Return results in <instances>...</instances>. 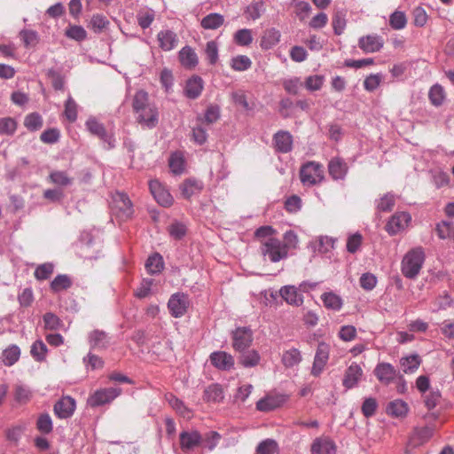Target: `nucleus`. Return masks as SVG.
<instances>
[{
	"mask_svg": "<svg viewBox=\"0 0 454 454\" xmlns=\"http://www.w3.org/2000/svg\"><path fill=\"white\" fill-rule=\"evenodd\" d=\"M276 232V230L271 226L265 225L258 228L254 232V236L260 241V245H262L267 239H276V237H274Z\"/></svg>",
	"mask_w": 454,
	"mask_h": 454,
	"instance_id": "obj_53",
	"label": "nucleus"
},
{
	"mask_svg": "<svg viewBox=\"0 0 454 454\" xmlns=\"http://www.w3.org/2000/svg\"><path fill=\"white\" fill-rule=\"evenodd\" d=\"M51 181L58 185H68L71 184L72 179L68 177L67 174L64 171H54L50 175Z\"/></svg>",
	"mask_w": 454,
	"mask_h": 454,
	"instance_id": "obj_64",
	"label": "nucleus"
},
{
	"mask_svg": "<svg viewBox=\"0 0 454 454\" xmlns=\"http://www.w3.org/2000/svg\"><path fill=\"white\" fill-rule=\"evenodd\" d=\"M188 305V298L184 294H173L168 302V308L174 317H183L187 311Z\"/></svg>",
	"mask_w": 454,
	"mask_h": 454,
	"instance_id": "obj_10",
	"label": "nucleus"
},
{
	"mask_svg": "<svg viewBox=\"0 0 454 454\" xmlns=\"http://www.w3.org/2000/svg\"><path fill=\"white\" fill-rule=\"evenodd\" d=\"M324 82L325 77L323 75H310L305 80V87L310 91H316L322 88Z\"/></svg>",
	"mask_w": 454,
	"mask_h": 454,
	"instance_id": "obj_57",
	"label": "nucleus"
},
{
	"mask_svg": "<svg viewBox=\"0 0 454 454\" xmlns=\"http://www.w3.org/2000/svg\"><path fill=\"white\" fill-rule=\"evenodd\" d=\"M324 306L328 309L340 310L342 308L341 298L333 292L324 293L321 295Z\"/></svg>",
	"mask_w": 454,
	"mask_h": 454,
	"instance_id": "obj_31",
	"label": "nucleus"
},
{
	"mask_svg": "<svg viewBox=\"0 0 454 454\" xmlns=\"http://www.w3.org/2000/svg\"><path fill=\"white\" fill-rule=\"evenodd\" d=\"M279 32L276 29H270L262 38L261 46L265 49L270 48L273 44L279 41Z\"/></svg>",
	"mask_w": 454,
	"mask_h": 454,
	"instance_id": "obj_55",
	"label": "nucleus"
},
{
	"mask_svg": "<svg viewBox=\"0 0 454 454\" xmlns=\"http://www.w3.org/2000/svg\"><path fill=\"white\" fill-rule=\"evenodd\" d=\"M252 66L251 59L246 55H238L231 59V67L235 71H246Z\"/></svg>",
	"mask_w": 454,
	"mask_h": 454,
	"instance_id": "obj_41",
	"label": "nucleus"
},
{
	"mask_svg": "<svg viewBox=\"0 0 454 454\" xmlns=\"http://www.w3.org/2000/svg\"><path fill=\"white\" fill-rule=\"evenodd\" d=\"M257 454H278V444L275 440L266 439L261 442L256 448Z\"/></svg>",
	"mask_w": 454,
	"mask_h": 454,
	"instance_id": "obj_36",
	"label": "nucleus"
},
{
	"mask_svg": "<svg viewBox=\"0 0 454 454\" xmlns=\"http://www.w3.org/2000/svg\"><path fill=\"white\" fill-rule=\"evenodd\" d=\"M169 235L175 239H181L186 235V226L179 222L171 223L168 228Z\"/></svg>",
	"mask_w": 454,
	"mask_h": 454,
	"instance_id": "obj_56",
	"label": "nucleus"
},
{
	"mask_svg": "<svg viewBox=\"0 0 454 454\" xmlns=\"http://www.w3.org/2000/svg\"><path fill=\"white\" fill-rule=\"evenodd\" d=\"M260 362V356L259 354L254 351H249L246 354H243L240 356V364L245 367H254L257 365Z\"/></svg>",
	"mask_w": 454,
	"mask_h": 454,
	"instance_id": "obj_58",
	"label": "nucleus"
},
{
	"mask_svg": "<svg viewBox=\"0 0 454 454\" xmlns=\"http://www.w3.org/2000/svg\"><path fill=\"white\" fill-rule=\"evenodd\" d=\"M286 401L283 395H268L256 403V409L260 411L268 412L279 408Z\"/></svg>",
	"mask_w": 454,
	"mask_h": 454,
	"instance_id": "obj_13",
	"label": "nucleus"
},
{
	"mask_svg": "<svg viewBox=\"0 0 454 454\" xmlns=\"http://www.w3.org/2000/svg\"><path fill=\"white\" fill-rule=\"evenodd\" d=\"M328 171L333 179H342L347 174L348 167L341 159L333 158L329 161Z\"/></svg>",
	"mask_w": 454,
	"mask_h": 454,
	"instance_id": "obj_26",
	"label": "nucleus"
},
{
	"mask_svg": "<svg viewBox=\"0 0 454 454\" xmlns=\"http://www.w3.org/2000/svg\"><path fill=\"white\" fill-rule=\"evenodd\" d=\"M384 45V38L376 33L364 35L357 41L358 48L365 54L380 52Z\"/></svg>",
	"mask_w": 454,
	"mask_h": 454,
	"instance_id": "obj_5",
	"label": "nucleus"
},
{
	"mask_svg": "<svg viewBox=\"0 0 454 454\" xmlns=\"http://www.w3.org/2000/svg\"><path fill=\"white\" fill-rule=\"evenodd\" d=\"M389 25L395 30L403 29L407 25V18L403 12L395 11L389 17Z\"/></svg>",
	"mask_w": 454,
	"mask_h": 454,
	"instance_id": "obj_40",
	"label": "nucleus"
},
{
	"mask_svg": "<svg viewBox=\"0 0 454 454\" xmlns=\"http://www.w3.org/2000/svg\"><path fill=\"white\" fill-rule=\"evenodd\" d=\"M234 41L238 45L247 46L253 42L252 31L248 28H242L234 34Z\"/></svg>",
	"mask_w": 454,
	"mask_h": 454,
	"instance_id": "obj_51",
	"label": "nucleus"
},
{
	"mask_svg": "<svg viewBox=\"0 0 454 454\" xmlns=\"http://www.w3.org/2000/svg\"><path fill=\"white\" fill-rule=\"evenodd\" d=\"M204 89V82L199 75H192L189 78L184 89V94L190 99L198 98Z\"/></svg>",
	"mask_w": 454,
	"mask_h": 454,
	"instance_id": "obj_18",
	"label": "nucleus"
},
{
	"mask_svg": "<svg viewBox=\"0 0 454 454\" xmlns=\"http://www.w3.org/2000/svg\"><path fill=\"white\" fill-rule=\"evenodd\" d=\"M17 129V122L13 118L4 117L0 119V135L12 136Z\"/></svg>",
	"mask_w": 454,
	"mask_h": 454,
	"instance_id": "obj_50",
	"label": "nucleus"
},
{
	"mask_svg": "<svg viewBox=\"0 0 454 454\" xmlns=\"http://www.w3.org/2000/svg\"><path fill=\"white\" fill-rule=\"evenodd\" d=\"M162 267V257L159 254H154L151 255L145 262V268L147 271L152 274L160 272Z\"/></svg>",
	"mask_w": 454,
	"mask_h": 454,
	"instance_id": "obj_48",
	"label": "nucleus"
},
{
	"mask_svg": "<svg viewBox=\"0 0 454 454\" xmlns=\"http://www.w3.org/2000/svg\"><path fill=\"white\" fill-rule=\"evenodd\" d=\"M149 188L153 198L160 205L169 207L173 204L172 195L158 180L150 181Z\"/></svg>",
	"mask_w": 454,
	"mask_h": 454,
	"instance_id": "obj_8",
	"label": "nucleus"
},
{
	"mask_svg": "<svg viewBox=\"0 0 454 454\" xmlns=\"http://www.w3.org/2000/svg\"><path fill=\"white\" fill-rule=\"evenodd\" d=\"M374 373L380 382L387 385L395 379L396 371L392 364L380 363L376 366Z\"/></svg>",
	"mask_w": 454,
	"mask_h": 454,
	"instance_id": "obj_22",
	"label": "nucleus"
},
{
	"mask_svg": "<svg viewBox=\"0 0 454 454\" xmlns=\"http://www.w3.org/2000/svg\"><path fill=\"white\" fill-rule=\"evenodd\" d=\"M421 364V358L419 355H411L406 357H403L400 360V364L404 373L415 372Z\"/></svg>",
	"mask_w": 454,
	"mask_h": 454,
	"instance_id": "obj_30",
	"label": "nucleus"
},
{
	"mask_svg": "<svg viewBox=\"0 0 454 454\" xmlns=\"http://www.w3.org/2000/svg\"><path fill=\"white\" fill-rule=\"evenodd\" d=\"M428 98L432 105L439 106L446 98V92L440 84L433 85L428 92Z\"/></svg>",
	"mask_w": 454,
	"mask_h": 454,
	"instance_id": "obj_34",
	"label": "nucleus"
},
{
	"mask_svg": "<svg viewBox=\"0 0 454 454\" xmlns=\"http://www.w3.org/2000/svg\"><path fill=\"white\" fill-rule=\"evenodd\" d=\"M72 285V281L67 275H58L51 283V289L54 293L67 290Z\"/></svg>",
	"mask_w": 454,
	"mask_h": 454,
	"instance_id": "obj_42",
	"label": "nucleus"
},
{
	"mask_svg": "<svg viewBox=\"0 0 454 454\" xmlns=\"http://www.w3.org/2000/svg\"><path fill=\"white\" fill-rule=\"evenodd\" d=\"M282 246L288 254L290 249H296L299 244V239L297 234L294 231H287L285 232Z\"/></svg>",
	"mask_w": 454,
	"mask_h": 454,
	"instance_id": "obj_49",
	"label": "nucleus"
},
{
	"mask_svg": "<svg viewBox=\"0 0 454 454\" xmlns=\"http://www.w3.org/2000/svg\"><path fill=\"white\" fill-rule=\"evenodd\" d=\"M253 341L252 331L247 327H239L232 332V347L236 351L243 352Z\"/></svg>",
	"mask_w": 454,
	"mask_h": 454,
	"instance_id": "obj_7",
	"label": "nucleus"
},
{
	"mask_svg": "<svg viewBox=\"0 0 454 454\" xmlns=\"http://www.w3.org/2000/svg\"><path fill=\"white\" fill-rule=\"evenodd\" d=\"M180 447L183 451H188L202 443V435L198 431H183L179 435Z\"/></svg>",
	"mask_w": 454,
	"mask_h": 454,
	"instance_id": "obj_15",
	"label": "nucleus"
},
{
	"mask_svg": "<svg viewBox=\"0 0 454 454\" xmlns=\"http://www.w3.org/2000/svg\"><path fill=\"white\" fill-rule=\"evenodd\" d=\"M181 65L186 69H193L199 63L195 51L190 46H184L178 54Z\"/></svg>",
	"mask_w": 454,
	"mask_h": 454,
	"instance_id": "obj_23",
	"label": "nucleus"
},
{
	"mask_svg": "<svg viewBox=\"0 0 454 454\" xmlns=\"http://www.w3.org/2000/svg\"><path fill=\"white\" fill-rule=\"evenodd\" d=\"M65 35L67 37L78 42L84 40L87 36L85 29L82 26L77 25L68 26L65 30Z\"/></svg>",
	"mask_w": 454,
	"mask_h": 454,
	"instance_id": "obj_45",
	"label": "nucleus"
},
{
	"mask_svg": "<svg viewBox=\"0 0 454 454\" xmlns=\"http://www.w3.org/2000/svg\"><path fill=\"white\" fill-rule=\"evenodd\" d=\"M224 22V17L220 13H209L205 16L201 21L200 26L204 29H217L219 28Z\"/></svg>",
	"mask_w": 454,
	"mask_h": 454,
	"instance_id": "obj_28",
	"label": "nucleus"
},
{
	"mask_svg": "<svg viewBox=\"0 0 454 454\" xmlns=\"http://www.w3.org/2000/svg\"><path fill=\"white\" fill-rule=\"evenodd\" d=\"M86 126L91 134L96 135L100 138L105 137L106 129L97 120L93 118L89 119L86 122Z\"/></svg>",
	"mask_w": 454,
	"mask_h": 454,
	"instance_id": "obj_62",
	"label": "nucleus"
},
{
	"mask_svg": "<svg viewBox=\"0 0 454 454\" xmlns=\"http://www.w3.org/2000/svg\"><path fill=\"white\" fill-rule=\"evenodd\" d=\"M411 217L406 212H398L395 214L386 225V231L391 234L395 235L403 231L411 222Z\"/></svg>",
	"mask_w": 454,
	"mask_h": 454,
	"instance_id": "obj_9",
	"label": "nucleus"
},
{
	"mask_svg": "<svg viewBox=\"0 0 454 454\" xmlns=\"http://www.w3.org/2000/svg\"><path fill=\"white\" fill-rule=\"evenodd\" d=\"M159 47L164 51L174 50L179 42L176 33L169 29L160 30L157 35Z\"/></svg>",
	"mask_w": 454,
	"mask_h": 454,
	"instance_id": "obj_14",
	"label": "nucleus"
},
{
	"mask_svg": "<svg viewBox=\"0 0 454 454\" xmlns=\"http://www.w3.org/2000/svg\"><path fill=\"white\" fill-rule=\"evenodd\" d=\"M44 327L49 330H58L62 325V322L58 316L48 312L43 316Z\"/></svg>",
	"mask_w": 454,
	"mask_h": 454,
	"instance_id": "obj_61",
	"label": "nucleus"
},
{
	"mask_svg": "<svg viewBox=\"0 0 454 454\" xmlns=\"http://www.w3.org/2000/svg\"><path fill=\"white\" fill-rule=\"evenodd\" d=\"M48 348L43 340H35L31 347V356L35 360L42 362L45 359Z\"/></svg>",
	"mask_w": 454,
	"mask_h": 454,
	"instance_id": "obj_44",
	"label": "nucleus"
},
{
	"mask_svg": "<svg viewBox=\"0 0 454 454\" xmlns=\"http://www.w3.org/2000/svg\"><path fill=\"white\" fill-rule=\"evenodd\" d=\"M19 36L26 48L35 47L39 42V36L36 31L31 29H23Z\"/></svg>",
	"mask_w": 454,
	"mask_h": 454,
	"instance_id": "obj_38",
	"label": "nucleus"
},
{
	"mask_svg": "<svg viewBox=\"0 0 454 454\" xmlns=\"http://www.w3.org/2000/svg\"><path fill=\"white\" fill-rule=\"evenodd\" d=\"M311 10V6L308 2L299 1L294 4V13L301 22H304L309 18Z\"/></svg>",
	"mask_w": 454,
	"mask_h": 454,
	"instance_id": "obj_47",
	"label": "nucleus"
},
{
	"mask_svg": "<svg viewBox=\"0 0 454 454\" xmlns=\"http://www.w3.org/2000/svg\"><path fill=\"white\" fill-rule=\"evenodd\" d=\"M114 207L121 218H129L133 214L132 203L129 197L121 192H117L114 198Z\"/></svg>",
	"mask_w": 454,
	"mask_h": 454,
	"instance_id": "obj_20",
	"label": "nucleus"
},
{
	"mask_svg": "<svg viewBox=\"0 0 454 454\" xmlns=\"http://www.w3.org/2000/svg\"><path fill=\"white\" fill-rule=\"evenodd\" d=\"M109 21L102 14H95L91 17L89 27L95 32L100 33L107 27Z\"/></svg>",
	"mask_w": 454,
	"mask_h": 454,
	"instance_id": "obj_46",
	"label": "nucleus"
},
{
	"mask_svg": "<svg viewBox=\"0 0 454 454\" xmlns=\"http://www.w3.org/2000/svg\"><path fill=\"white\" fill-rule=\"evenodd\" d=\"M301 182L304 185H316L320 184L324 178V166L316 161H308L300 169Z\"/></svg>",
	"mask_w": 454,
	"mask_h": 454,
	"instance_id": "obj_2",
	"label": "nucleus"
},
{
	"mask_svg": "<svg viewBox=\"0 0 454 454\" xmlns=\"http://www.w3.org/2000/svg\"><path fill=\"white\" fill-rule=\"evenodd\" d=\"M260 252L264 259L271 262H278L287 257V253L278 239H270L260 245Z\"/></svg>",
	"mask_w": 454,
	"mask_h": 454,
	"instance_id": "obj_3",
	"label": "nucleus"
},
{
	"mask_svg": "<svg viewBox=\"0 0 454 454\" xmlns=\"http://www.w3.org/2000/svg\"><path fill=\"white\" fill-rule=\"evenodd\" d=\"M301 360V356L297 348H291L283 353L282 362L286 367H293Z\"/></svg>",
	"mask_w": 454,
	"mask_h": 454,
	"instance_id": "obj_39",
	"label": "nucleus"
},
{
	"mask_svg": "<svg viewBox=\"0 0 454 454\" xmlns=\"http://www.w3.org/2000/svg\"><path fill=\"white\" fill-rule=\"evenodd\" d=\"M37 429L43 434H49L52 431V421L49 414H42L36 422Z\"/></svg>",
	"mask_w": 454,
	"mask_h": 454,
	"instance_id": "obj_59",
	"label": "nucleus"
},
{
	"mask_svg": "<svg viewBox=\"0 0 454 454\" xmlns=\"http://www.w3.org/2000/svg\"><path fill=\"white\" fill-rule=\"evenodd\" d=\"M408 410V404L404 401L399 399L389 403L387 407V412L396 418L405 417Z\"/></svg>",
	"mask_w": 454,
	"mask_h": 454,
	"instance_id": "obj_32",
	"label": "nucleus"
},
{
	"mask_svg": "<svg viewBox=\"0 0 454 454\" xmlns=\"http://www.w3.org/2000/svg\"><path fill=\"white\" fill-rule=\"evenodd\" d=\"M211 364L222 371H230L234 366V358L231 354L224 351L213 352L210 356Z\"/></svg>",
	"mask_w": 454,
	"mask_h": 454,
	"instance_id": "obj_16",
	"label": "nucleus"
},
{
	"mask_svg": "<svg viewBox=\"0 0 454 454\" xmlns=\"http://www.w3.org/2000/svg\"><path fill=\"white\" fill-rule=\"evenodd\" d=\"M20 356V349L17 345H11L3 351L2 361L6 366L13 365Z\"/></svg>",
	"mask_w": 454,
	"mask_h": 454,
	"instance_id": "obj_33",
	"label": "nucleus"
},
{
	"mask_svg": "<svg viewBox=\"0 0 454 454\" xmlns=\"http://www.w3.org/2000/svg\"><path fill=\"white\" fill-rule=\"evenodd\" d=\"M90 344L92 348H105L108 343L106 333L95 330L90 334Z\"/></svg>",
	"mask_w": 454,
	"mask_h": 454,
	"instance_id": "obj_37",
	"label": "nucleus"
},
{
	"mask_svg": "<svg viewBox=\"0 0 454 454\" xmlns=\"http://www.w3.org/2000/svg\"><path fill=\"white\" fill-rule=\"evenodd\" d=\"M395 204V199L393 194L387 193L380 199L377 203V209L380 212L391 211Z\"/></svg>",
	"mask_w": 454,
	"mask_h": 454,
	"instance_id": "obj_54",
	"label": "nucleus"
},
{
	"mask_svg": "<svg viewBox=\"0 0 454 454\" xmlns=\"http://www.w3.org/2000/svg\"><path fill=\"white\" fill-rule=\"evenodd\" d=\"M332 25L335 35H342L347 25L345 12L337 11L334 12L332 19Z\"/></svg>",
	"mask_w": 454,
	"mask_h": 454,
	"instance_id": "obj_35",
	"label": "nucleus"
},
{
	"mask_svg": "<svg viewBox=\"0 0 454 454\" xmlns=\"http://www.w3.org/2000/svg\"><path fill=\"white\" fill-rule=\"evenodd\" d=\"M182 196L189 200L194 195H198L203 190V183L196 178H187L180 184Z\"/></svg>",
	"mask_w": 454,
	"mask_h": 454,
	"instance_id": "obj_21",
	"label": "nucleus"
},
{
	"mask_svg": "<svg viewBox=\"0 0 454 454\" xmlns=\"http://www.w3.org/2000/svg\"><path fill=\"white\" fill-rule=\"evenodd\" d=\"M363 376V370L356 363H352L346 370L342 380L343 386L349 389L357 385Z\"/></svg>",
	"mask_w": 454,
	"mask_h": 454,
	"instance_id": "obj_19",
	"label": "nucleus"
},
{
	"mask_svg": "<svg viewBox=\"0 0 454 454\" xmlns=\"http://www.w3.org/2000/svg\"><path fill=\"white\" fill-rule=\"evenodd\" d=\"M383 76L380 74H370L364 81V87L367 91H373L382 82Z\"/></svg>",
	"mask_w": 454,
	"mask_h": 454,
	"instance_id": "obj_63",
	"label": "nucleus"
},
{
	"mask_svg": "<svg viewBox=\"0 0 454 454\" xmlns=\"http://www.w3.org/2000/svg\"><path fill=\"white\" fill-rule=\"evenodd\" d=\"M54 413L59 419L71 417L75 410V401L70 396H64L54 405Z\"/></svg>",
	"mask_w": 454,
	"mask_h": 454,
	"instance_id": "obj_17",
	"label": "nucleus"
},
{
	"mask_svg": "<svg viewBox=\"0 0 454 454\" xmlns=\"http://www.w3.org/2000/svg\"><path fill=\"white\" fill-rule=\"evenodd\" d=\"M281 297L290 305L300 306L303 302V297L294 286H286L279 291Z\"/></svg>",
	"mask_w": 454,
	"mask_h": 454,
	"instance_id": "obj_24",
	"label": "nucleus"
},
{
	"mask_svg": "<svg viewBox=\"0 0 454 454\" xmlns=\"http://www.w3.org/2000/svg\"><path fill=\"white\" fill-rule=\"evenodd\" d=\"M276 149L280 153H288L292 150L293 137L287 131H278L274 136Z\"/></svg>",
	"mask_w": 454,
	"mask_h": 454,
	"instance_id": "obj_25",
	"label": "nucleus"
},
{
	"mask_svg": "<svg viewBox=\"0 0 454 454\" xmlns=\"http://www.w3.org/2000/svg\"><path fill=\"white\" fill-rule=\"evenodd\" d=\"M121 394L120 387L100 388L96 390L88 398V405L98 407L113 402Z\"/></svg>",
	"mask_w": 454,
	"mask_h": 454,
	"instance_id": "obj_4",
	"label": "nucleus"
},
{
	"mask_svg": "<svg viewBox=\"0 0 454 454\" xmlns=\"http://www.w3.org/2000/svg\"><path fill=\"white\" fill-rule=\"evenodd\" d=\"M64 114L70 122H74L77 118V105L71 97L67 98L65 104Z\"/></svg>",
	"mask_w": 454,
	"mask_h": 454,
	"instance_id": "obj_60",
	"label": "nucleus"
},
{
	"mask_svg": "<svg viewBox=\"0 0 454 454\" xmlns=\"http://www.w3.org/2000/svg\"><path fill=\"white\" fill-rule=\"evenodd\" d=\"M148 104V94L145 90H138L136 92L133 98V110L134 112H137L139 110H143L144 108L149 106Z\"/></svg>",
	"mask_w": 454,
	"mask_h": 454,
	"instance_id": "obj_52",
	"label": "nucleus"
},
{
	"mask_svg": "<svg viewBox=\"0 0 454 454\" xmlns=\"http://www.w3.org/2000/svg\"><path fill=\"white\" fill-rule=\"evenodd\" d=\"M135 113L137 114V121L142 126L152 129L157 125L159 114L155 106H149Z\"/></svg>",
	"mask_w": 454,
	"mask_h": 454,
	"instance_id": "obj_12",
	"label": "nucleus"
},
{
	"mask_svg": "<svg viewBox=\"0 0 454 454\" xmlns=\"http://www.w3.org/2000/svg\"><path fill=\"white\" fill-rule=\"evenodd\" d=\"M311 454H336L337 446L328 436L316 438L310 447Z\"/></svg>",
	"mask_w": 454,
	"mask_h": 454,
	"instance_id": "obj_11",
	"label": "nucleus"
},
{
	"mask_svg": "<svg viewBox=\"0 0 454 454\" xmlns=\"http://www.w3.org/2000/svg\"><path fill=\"white\" fill-rule=\"evenodd\" d=\"M24 126L30 131H35L43 127V118L37 113L27 114L24 120Z\"/></svg>",
	"mask_w": 454,
	"mask_h": 454,
	"instance_id": "obj_43",
	"label": "nucleus"
},
{
	"mask_svg": "<svg viewBox=\"0 0 454 454\" xmlns=\"http://www.w3.org/2000/svg\"><path fill=\"white\" fill-rule=\"evenodd\" d=\"M223 398V389L219 384H211L204 390L203 400L205 402L220 403Z\"/></svg>",
	"mask_w": 454,
	"mask_h": 454,
	"instance_id": "obj_27",
	"label": "nucleus"
},
{
	"mask_svg": "<svg viewBox=\"0 0 454 454\" xmlns=\"http://www.w3.org/2000/svg\"><path fill=\"white\" fill-rule=\"evenodd\" d=\"M329 355L330 346L325 342H320L317 345L313 365L311 368V374L314 377H318L323 372L325 365L327 364Z\"/></svg>",
	"mask_w": 454,
	"mask_h": 454,
	"instance_id": "obj_6",
	"label": "nucleus"
},
{
	"mask_svg": "<svg viewBox=\"0 0 454 454\" xmlns=\"http://www.w3.org/2000/svg\"><path fill=\"white\" fill-rule=\"evenodd\" d=\"M264 12L262 1H254L246 7L244 15L247 20H256L261 18Z\"/></svg>",
	"mask_w": 454,
	"mask_h": 454,
	"instance_id": "obj_29",
	"label": "nucleus"
},
{
	"mask_svg": "<svg viewBox=\"0 0 454 454\" xmlns=\"http://www.w3.org/2000/svg\"><path fill=\"white\" fill-rule=\"evenodd\" d=\"M425 261V254L421 247L409 251L402 261V273L408 278L417 277Z\"/></svg>",
	"mask_w": 454,
	"mask_h": 454,
	"instance_id": "obj_1",
	"label": "nucleus"
}]
</instances>
